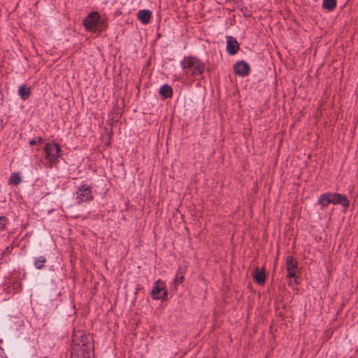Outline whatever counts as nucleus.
I'll return each mask as SVG.
<instances>
[{
  "label": "nucleus",
  "instance_id": "1",
  "mask_svg": "<svg viewBox=\"0 0 358 358\" xmlns=\"http://www.w3.org/2000/svg\"><path fill=\"white\" fill-rule=\"evenodd\" d=\"M180 65L183 75L187 79L201 76L205 69L204 64L195 57H185Z\"/></svg>",
  "mask_w": 358,
  "mask_h": 358
},
{
  "label": "nucleus",
  "instance_id": "2",
  "mask_svg": "<svg viewBox=\"0 0 358 358\" xmlns=\"http://www.w3.org/2000/svg\"><path fill=\"white\" fill-rule=\"evenodd\" d=\"M85 335L83 331L74 332L72 338V355L77 353L78 358H90V348L83 341Z\"/></svg>",
  "mask_w": 358,
  "mask_h": 358
},
{
  "label": "nucleus",
  "instance_id": "3",
  "mask_svg": "<svg viewBox=\"0 0 358 358\" xmlns=\"http://www.w3.org/2000/svg\"><path fill=\"white\" fill-rule=\"evenodd\" d=\"M45 159L51 164L59 162L62 157V150L59 145L55 142L47 143L44 146Z\"/></svg>",
  "mask_w": 358,
  "mask_h": 358
},
{
  "label": "nucleus",
  "instance_id": "4",
  "mask_svg": "<svg viewBox=\"0 0 358 358\" xmlns=\"http://www.w3.org/2000/svg\"><path fill=\"white\" fill-rule=\"evenodd\" d=\"M76 201L78 203L88 202L94 199L92 187L87 185H83L76 190Z\"/></svg>",
  "mask_w": 358,
  "mask_h": 358
},
{
  "label": "nucleus",
  "instance_id": "5",
  "mask_svg": "<svg viewBox=\"0 0 358 358\" xmlns=\"http://www.w3.org/2000/svg\"><path fill=\"white\" fill-rule=\"evenodd\" d=\"M100 16L97 12H91L83 20V25L87 31H96L99 25Z\"/></svg>",
  "mask_w": 358,
  "mask_h": 358
},
{
  "label": "nucleus",
  "instance_id": "6",
  "mask_svg": "<svg viewBox=\"0 0 358 358\" xmlns=\"http://www.w3.org/2000/svg\"><path fill=\"white\" fill-rule=\"evenodd\" d=\"M152 296L154 299H163L167 296L165 283L161 280L155 282L152 290Z\"/></svg>",
  "mask_w": 358,
  "mask_h": 358
},
{
  "label": "nucleus",
  "instance_id": "7",
  "mask_svg": "<svg viewBox=\"0 0 358 358\" xmlns=\"http://www.w3.org/2000/svg\"><path fill=\"white\" fill-rule=\"evenodd\" d=\"M234 70L237 75L245 77L250 73V67L247 62L241 61L234 64Z\"/></svg>",
  "mask_w": 358,
  "mask_h": 358
},
{
  "label": "nucleus",
  "instance_id": "8",
  "mask_svg": "<svg viewBox=\"0 0 358 358\" xmlns=\"http://www.w3.org/2000/svg\"><path fill=\"white\" fill-rule=\"evenodd\" d=\"M286 268L289 278H295L297 271V262L292 256H288L286 259Z\"/></svg>",
  "mask_w": 358,
  "mask_h": 358
},
{
  "label": "nucleus",
  "instance_id": "9",
  "mask_svg": "<svg viewBox=\"0 0 358 358\" xmlns=\"http://www.w3.org/2000/svg\"><path fill=\"white\" fill-rule=\"evenodd\" d=\"M331 196L332 204L341 205L345 208L350 206V201L345 195L338 193H331Z\"/></svg>",
  "mask_w": 358,
  "mask_h": 358
},
{
  "label": "nucleus",
  "instance_id": "10",
  "mask_svg": "<svg viewBox=\"0 0 358 358\" xmlns=\"http://www.w3.org/2000/svg\"><path fill=\"white\" fill-rule=\"evenodd\" d=\"M239 48V45L236 39L232 36L227 38V50L229 54L234 55Z\"/></svg>",
  "mask_w": 358,
  "mask_h": 358
},
{
  "label": "nucleus",
  "instance_id": "11",
  "mask_svg": "<svg viewBox=\"0 0 358 358\" xmlns=\"http://www.w3.org/2000/svg\"><path fill=\"white\" fill-rule=\"evenodd\" d=\"M331 193L327 192L321 194L318 199V204L320 205L321 208L324 209L329 204L332 203Z\"/></svg>",
  "mask_w": 358,
  "mask_h": 358
},
{
  "label": "nucleus",
  "instance_id": "12",
  "mask_svg": "<svg viewBox=\"0 0 358 358\" xmlns=\"http://www.w3.org/2000/svg\"><path fill=\"white\" fill-rule=\"evenodd\" d=\"M152 12L149 10H140L138 13V19L143 24H147L150 22Z\"/></svg>",
  "mask_w": 358,
  "mask_h": 358
},
{
  "label": "nucleus",
  "instance_id": "13",
  "mask_svg": "<svg viewBox=\"0 0 358 358\" xmlns=\"http://www.w3.org/2000/svg\"><path fill=\"white\" fill-rule=\"evenodd\" d=\"M254 279L259 285H263L265 282L266 274L264 268L262 269L257 268L253 274Z\"/></svg>",
  "mask_w": 358,
  "mask_h": 358
},
{
  "label": "nucleus",
  "instance_id": "14",
  "mask_svg": "<svg viewBox=\"0 0 358 358\" xmlns=\"http://www.w3.org/2000/svg\"><path fill=\"white\" fill-rule=\"evenodd\" d=\"M18 94L22 99H27L31 94L30 87L26 85H21L18 89Z\"/></svg>",
  "mask_w": 358,
  "mask_h": 358
},
{
  "label": "nucleus",
  "instance_id": "15",
  "mask_svg": "<svg viewBox=\"0 0 358 358\" xmlns=\"http://www.w3.org/2000/svg\"><path fill=\"white\" fill-rule=\"evenodd\" d=\"M184 280H185L184 271L180 267L178 268V270L177 271L176 275L173 279V285L175 286V289H176L177 285L182 283L184 282Z\"/></svg>",
  "mask_w": 358,
  "mask_h": 358
},
{
  "label": "nucleus",
  "instance_id": "16",
  "mask_svg": "<svg viewBox=\"0 0 358 358\" xmlns=\"http://www.w3.org/2000/svg\"><path fill=\"white\" fill-rule=\"evenodd\" d=\"M159 94L164 98H171L173 95L172 87L168 85H164L160 88Z\"/></svg>",
  "mask_w": 358,
  "mask_h": 358
},
{
  "label": "nucleus",
  "instance_id": "17",
  "mask_svg": "<svg viewBox=\"0 0 358 358\" xmlns=\"http://www.w3.org/2000/svg\"><path fill=\"white\" fill-rule=\"evenodd\" d=\"M322 6L324 8L332 10L336 6V0H323Z\"/></svg>",
  "mask_w": 358,
  "mask_h": 358
},
{
  "label": "nucleus",
  "instance_id": "18",
  "mask_svg": "<svg viewBox=\"0 0 358 358\" xmlns=\"http://www.w3.org/2000/svg\"><path fill=\"white\" fill-rule=\"evenodd\" d=\"M21 182V178L18 173H13L11 174L9 182L10 184L17 185Z\"/></svg>",
  "mask_w": 358,
  "mask_h": 358
},
{
  "label": "nucleus",
  "instance_id": "19",
  "mask_svg": "<svg viewBox=\"0 0 358 358\" xmlns=\"http://www.w3.org/2000/svg\"><path fill=\"white\" fill-rule=\"evenodd\" d=\"M46 262V259L45 257L43 256H40L38 257H37L36 259H35V262H34V264H35V266L38 268V269H41L44 266V263Z\"/></svg>",
  "mask_w": 358,
  "mask_h": 358
},
{
  "label": "nucleus",
  "instance_id": "20",
  "mask_svg": "<svg viewBox=\"0 0 358 358\" xmlns=\"http://www.w3.org/2000/svg\"><path fill=\"white\" fill-rule=\"evenodd\" d=\"M7 219L4 216L0 217V230L3 229L7 224Z\"/></svg>",
  "mask_w": 358,
  "mask_h": 358
},
{
  "label": "nucleus",
  "instance_id": "21",
  "mask_svg": "<svg viewBox=\"0 0 358 358\" xmlns=\"http://www.w3.org/2000/svg\"><path fill=\"white\" fill-rule=\"evenodd\" d=\"M42 142H43V138L40 136H38V137H36V138H33L32 140H31L29 141V145H34L35 144L41 143Z\"/></svg>",
  "mask_w": 358,
  "mask_h": 358
}]
</instances>
